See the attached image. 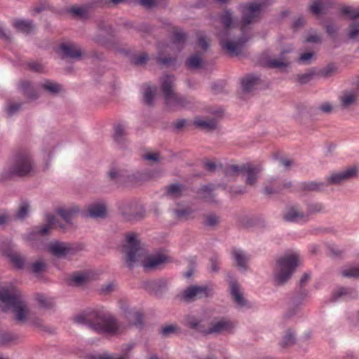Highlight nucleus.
<instances>
[{
  "instance_id": "7",
  "label": "nucleus",
  "mask_w": 359,
  "mask_h": 359,
  "mask_svg": "<svg viewBox=\"0 0 359 359\" xmlns=\"http://www.w3.org/2000/svg\"><path fill=\"white\" fill-rule=\"evenodd\" d=\"M262 170L261 165L252 163H245L241 166L230 165L225 169V175L228 178L234 177L239 175H245L246 184L252 186L257 182Z\"/></svg>"
},
{
  "instance_id": "53",
  "label": "nucleus",
  "mask_w": 359,
  "mask_h": 359,
  "mask_svg": "<svg viewBox=\"0 0 359 359\" xmlns=\"http://www.w3.org/2000/svg\"><path fill=\"white\" fill-rule=\"evenodd\" d=\"M294 341V336L293 333L290 330H289L288 332H287L285 335L283 337V341L281 342V345L283 346H288L293 344Z\"/></svg>"
},
{
  "instance_id": "56",
  "label": "nucleus",
  "mask_w": 359,
  "mask_h": 359,
  "mask_svg": "<svg viewBox=\"0 0 359 359\" xmlns=\"http://www.w3.org/2000/svg\"><path fill=\"white\" fill-rule=\"evenodd\" d=\"M336 72V67L333 65H329L320 70V74L324 77L331 76Z\"/></svg>"
},
{
  "instance_id": "37",
  "label": "nucleus",
  "mask_w": 359,
  "mask_h": 359,
  "mask_svg": "<svg viewBox=\"0 0 359 359\" xmlns=\"http://www.w3.org/2000/svg\"><path fill=\"white\" fill-rule=\"evenodd\" d=\"M91 6L89 5L81 7L73 6L70 8L69 12L80 18L86 19L89 18V10Z\"/></svg>"
},
{
  "instance_id": "15",
  "label": "nucleus",
  "mask_w": 359,
  "mask_h": 359,
  "mask_svg": "<svg viewBox=\"0 0 359 359\" xmlns=\"http://www.w3.org/2000/svg\"><path fill=\"white\" fill-rule=\"evenodd\" d=\"M156 62L162 66L169 67L176 62V57L172 55V47L168 43L160 42L157 46Z\"/></svg>"
},
{
  "instance_id": "43",
  "label": "nucleus",
  "mask_w": 359,
  "mask_h": 359,
  "mask_svg": "<svg viewBox=\"0 0 359 359\" xmlns=\"http://www.w3.org/2000/svg\"><path fill=\"white\" fill-rule=\"evenodd\" d=\"M97 27L99 30L105 32L109 35H113L114 29L112 27L107 23L104 20L99 19L96 22Z\"/></svg>"
},
{
  "instance_id": "40",
  "label": "nucleus",
  "mask_w": 359,
  "mask_h": 359,
  "mask_svg": "<svg viewBox=\"0 0 359 359\" xmlns=\"http://www.w3.org/2000/svg\"><path fill=\"white\" fill-rule=\"evenodd\" d=\"M109 179L114 182V183L119 187L125 181V175L121 172L118 171L116 168H111L108 172Z\"/></svg>"
},
{
  "instance_id": "19",
  "label": "nucleus",
  "mask_w": 359,
  "mask_h": 359,
  "mask_svg": "<svg viewBox=\"0 0 359 359\" xmlns=\"http://www.w3.org/2000/svg\"><path fill=\"white\" fill-rule=\"evenodd\" d=\"M341 13L348 15L354 21L351 24L348 32V37L350 39H355L359 36V8L355 9L351 6H344L341 8Z\"/></svg>"
},
{
  "instance_id": "60",
  "label": "nucleus",
  "mask_w": 359,
  "mask_h": 359,
  "mask_svg": "<svg viewBox=\"0 0 359 359\" xmlns=\"http://www.w3.org/2000/svg\"><path fill=\"white\" fill-rule=\"evenodd\" d=\"M32 323L34 326L40 328L43 331L50 332V329L43 324L42 320L40 318L34 319L32 321Z\"/></svg>"
},
{
  "instance_id": "5",
  "label": "nucleus",
  "mask_w": 359,
  "mask_h": 359,
  "mask_svg": "<svg viewBox=\"0 0 359 359\" xmlns=\"http://www.w3.org/2000/svg\"><path fill=\"white\" fill-rule=\"evenodd\" d=\"M299 262V255L294 252L285 255L278 262L274 272L278 284L285 283L294 273Z\"/></svg>"
},
{
  "instance_id": "6",
  "label": "nucleus",
  "mask_w": 359,
  "mask_h": 359,
  "mask_svg": "<svg viewBox=\"0 0 359 359\" xmlns=\"http://www.w3.org/2000/svg\"><path fill=\"white\" fill-rule=\"evenodd\" d=\"M357 172L358 170L355 167H351L343 171L332 173L330 177L326 178V184L324 182H309L302 183L301 189L304 191H322L327 184H339L355 177Z\"/></svg>"
},
{
  "instance_id": "11",
  "label": "nucleus",
  "mask_w": 359,
  "mask_h": 359,
  "mask_svg": "<svg viewBox=\"0 0 359 359\" xmlns=\"http://www.w3.org/2000/svg\"><path fill=\"white\" fill-rule=\"evenodd\" d=\"M127 243L123 245V248L125 252V262L130 269L134 268L135 263L138 261L137 257L140 255V242L137 239L135 233H130L126 236Z\"/></svg>"
},
{
  "instance_id": "16",
  "label": "nucleus",
  "mask_w": 359,
  "mask_h": 359,
  "mask_svg": "<svg viewBox=\"0 0 359 359\" xmlns=\"http://www.w3.org/2000/svg\"><path fill=\"white\" fill-rule=\"evenodd\" d=\"M211 289L207 285H192L184 291L183 297L187 302L195 301L210 295Z\"/></svg>"
},
{
  "instance_id": "13",
  "label": "nucleus",
  "mask_w": 359,
  "mask_h": 359,
  "mask_svg": "<svg viewBox=\"0 0 359 359\" xmlns=\"http://www.w3.org/2000/svg\"><path fill=\"white\" fill-rule=\"evenodd\" d=\"M187 324L193 328H196L204 334L221 333L225 331L231 330L233 325L229 320L222 318L217 322H212L208 329L202 330L200 327V323L196 319H192L187 322Z\"/></svg>"
},
{
  "instance_id": "58",
  "label": "nucleus",
  "mask_w": 359,
  "mask_h": 359,
  "mask_svg": "<svg viewBox=\"0 0 359 359\" xmlns=\"http://www.w3.org/2000/svg\"><path fill=\"white\" fill-rule=\"evenodd\" d=\"M313 74L311 72L298 76L299 82L304 84L310 81L313 78Z\"/></svg>"
},
{
  "instance_id": "54",
  "label": "nucleus",
  "mask_w": 359,
  "mask_h": 359,
  "mask_svg": "<svg viewBox=\"0 0 359 359\" xmlns=\"http://www.w3.org/2000/svg\"><path fill=\"white\" fill-rule=\"evenodd\" d=\"M15 339V337L11 334L8 332H2L0 333V345H6L9 342Z\"/></svg>"
},
{
  "instance_id": "33",
  "label": "nucleus",
  "mask_w": 359,
  "mask_h": 359,
  "mask_svg": "<svg viewBox=\"0 0 359 359\" xmlns=\"http://www.w3.org/2000/svg\"><path fill=\"white\" fill-rule=\"evenodd\" d=\"M331 0H314L310 6L311 12L315 15H319L327 8Z\"/></svg>"
},
{
  "instance_id": "25",
  "label": "nucleus",
  "mask_w": 359,
  "mask_h": 359,
  "mask_svg": "<svg viewBox=\"0 0 359 359\" xmlns=\"http://www.w3.org/2000/svg\"><path fill=\"white\" fill-rule=\"evenodd\" d=\"M232 255L237 266L242 270H246L249 257L240 249L233 250Z\"/></svg>"
},
{
  "instance_id": "27",
  "label": "nucleus",
  "mask_w": 359,
  "mask_h": 359,
  "mask_svg": "<svg viewBox=\"0 0 359 359\" xmlns=\"http://www.w3.org/2000/svg\"><path fill=\"white\" fill-rule=\"evenodd\" d=\"M89 280V276L83 272H75L69 279V285L75 287L84 285Z\"/></svg>"
},
{
  "instance_id": "1",
  "label": "nucleus",
  "mask_w": 359,
  "mask_h": 359,
  "mask_svg": "<svg viewBox=\"0 0 359 359\" xmlns=\"http://www.w3.org/2000/svg\"><path fill=\"white\" fill-rule=\"evenodd\" d=\"M74 322L87 325L91 330L99 334H116L119 326L117 320L103 310L93 309L76 316Z\"/></svg>"
},
{
  "instance_id": "18",
  "label": "nucleus",
  "mask_w": 359,
  "mask_h": 359,
  "mask_svg": "<svg viewBox=\"0 0 359 359\" xmlns=\"http://www.w3.org/2000/svg\"><path fill=\"white\" fill-rule=\"evenodd\" d=\"M46 224L45 225L42 226H35L32 231L27 234V240L35 241L37 240L38 236H46L49 233L52 226L56 222V218L55 215L48 214L46 215Z\"/></svg>"
},
{
  "instance_id": "35",
  "label": "nucleus",
  "mask_w": 359,
  "mask_h": 359,
  "mask_svg": "<svg viewBox=\"0 0 359 359\" xmlns=\"http://www.w3.org/2000/svg\"><path fill=\"white\" fill-rule=\"evenodd\" d=\"M41 88L51 95H57L62 90V86L50 80H46L41 84Z\"/></svg>"
},
{
  "instance_id": "59",
  "label": "nucleus",
  "mask_w": 359,
  "mask_h": 359,
  "mask_svg": "<svg viewBox=\"0 0 359 359\" xmlns=\"http://www.w3.org/2000/svg\"><path fill=\"white\" fill-rule=\"evenodd\" d=\"M21 106L22 104L20 103H13L10 104L7 108V114L8 116H13L14 114L19 111Z\"/></svg>"
},
{
  "instance_id": "30",
  "label": "nucleus",
  "mask_w": 359,
  "mask_h": 359,
  "mask_svg": "<svg viewBox=\"0 0 359 359\" xmlns=\"http://www.w3.org/2000/svg\"><path fill=\"white\" fill-rule=\"evenodd\" d=\"M20 88L22 94L29 100H36L39 97L36 89L29 81H22L20 84Z\"/></svg>"
},
{
  "instance_id": "45",
  "label": "nucleus",
  "mask_w": 359,
  "mask_h": 359,
  "mask_svg": "<svg viewBox=\"0 0 359 359\" xmlns=\"http://www.w3.org/2000/svg\"><path fill=\"white\" fill-rule=\"evenodd\" d=\"M323 210V205L320 203H313L308 205L306 215L307 218L310 215L318 213Z\"/></svg>"
},
{
  "instance_id": "57",
  "label": "nucleus",
  "mask_w": 359,
  "mask_h": 359,
  "mask_svg": "<svg viewBox=\"0 0 359 359\" xmlns=\"http://www.w3.org/2000/svg\"><path fill=\"white\" fill-rule=\"evenodd\" d=\"M36 300L44 308H50L52 306V302L43 294H37Z\"/></svg>"
},
{
  "instance_id": "17",
  "label": "nucleus",
  "mask_w": 359,
  "mask_h": 359,
  "mask_svg": "<svg viewBox=\"0 0 359 359\" xmlns=\"http://www.w3.org/2000/svg\"><path fill=\"white\" fill-rule=\"evenodd\" d=\"M142 288L156 297H161L167 290V281L163 278L149 280L142 283Z\"/></svg>"
},
{
  "instance_id": "24",
  "label": "nucleus",
  "mask_w": 359,
  "mask_h": 359,
  "mask_svg": "<svg viewBox=\"0 0 359 359\" xmlns=\"http://www.w3.org/2000/svg\"><path fill=\"white\" fill-rule=\"evenodd\" d=\"M156 91L157 88L155 86H149L147 84L144 86L142 102L145 105L149 107L154 106Z\"/></svg>"
},
{
  "instance_id": "8",
  "label": "nucleus",
  "mask_w": 359,
  "mask_h": 359,
  "mask_svg": "<svg viewBox=\"0 0 359 359\" xmlns=\"http://www.w3.org/2000/svg\"><path fill=\"white\" fill-rule=\"evenodd\" d=\"M116 207L124 221H137L144 217V208L133 200L119 201L116 203Z\"/></svg>"
},
{
  "instance_id": "47",
  "label": "nucleus",
  "mask_w": 359,
  "mask_h": 359,
  "mask_svg": "<svg viewBox=\"0 0 359 359\" xmlns=\"http://www.w3.org/2000/svg\"><path fill=\"white\" fill-rule=\"evenodd\" d=\"M341 274L348 278H359V266L344 269Z\"/></svg>"
},
{
  "instance_id": "22",
  "label": "nucleus",
  "mask_w": 359,
  "mask_h": 359,
  "mask_svg": "<svg viewBox=\"0 0 359 359\" xmlns=\"http://www.w3.org/2000/svg\"><path fill=\"white\" fill-rule=\"evenodd\" d=\"M194 126L204 130H211L217 127V116L212 118L210 117H196L194 119Z\"/></svg>"
},
{
  "instance_id": "61",
  "label": "nucleus",
  "mask_w": 359,
  "mask_h": 359,
  "mask_svg": "<svg viewBox=\"0 0 359 359\" xmlns=\"http://www.w3.org/2000/svg\"><path fill=\"white\" fill-rule=\"evenodd\" d=\"M313 55V53L311 52L304 53L300 55L299 62L301 63L307 64L309 62Z\"/></svg>"
},
{
  "instance_id": "44",
  "label": "nucleus",
  "mask_w": 359,
  "mask_h": 359,
  "mask_svg": "<svg viewBox=\"0 0 359 359\" xmlns=\"http://www.w3.org/2000/svg\"><path fill=\"white\" fill-rule=\"evenodd\" d=\"M356 100V95L353 93H346L341 97V104L346 107L353 104Z\"/></svg>"
},
{
  "instance_id": "46",
  "label": "nucleus",
  "mask_w": 359,
  "mask_h": 359,
  "mask_svg": "<svg viewBox=\"0 0 359 359\" xmlns=\"http://www.w3.org/2000/svg\"><path fill=\"white\" fill-rule=\"evenodd\" d=\"M47 267L46 264L43 261H36L32 264L31 269L32 273L39 274L44 271Z\"/></svg>"
},
{
  "instance_id": "64",
  "label": "nucleus",
  "mask_w": 359,
  "mask_h": 359,
  "mask_svg": "<svg viewBox=\"0 0 359 359\" xmlns=\"http://www.w3.org/2000/svg\"><path fill=\"white\" fill-rule=\"evenodd\" d=\"M211 269L213 271H217L219 268V261L217 256H214L210 259Z\"/></svg>"
},
{
  "instance_id": "32",
  "label": "nucleus",
  "mask_w": 359,
  "mask_h": 359,
  "mask_svg": "<svg viewBox=\"0 0 359 359\" xmlns=\"http://www.w3.org/2000/svg\"><path fill=\"white\" fill-rule=\"evenodd\" d=\"M13 26L18 32L27 34L31 33L34 27L32 20H16L13 22Z\"/></svg>"
},
{
  "instance_id": "10",
  "label": "nucleus",
  "mask_w": 359,
  "mask_h": 359,
  "mask_svg": "<svg viewBox=\"0 0 359 359\" xmlns=\"http://www.w3.org/2000/svg\"><path fill=\"white\" fill-rule=\"evenodd\" d=\"M48 251L59 259L70 258L83 250L81 244H76L61 241L50 242L47 246Z\"/></svg>"
},
{
  "instance_id": "63",
  "label": "nucleus",
  "mask_w": 359,
  "mask_h": 359,
  "mask_svg": "<svg viewBox=\"0 0 359 359\" xmlns=\"http://www.w3.org/2000/svg\"><path fill=\"white\" fill-rule=\"evenodd\" d=\"M29 68L35 72H41L43 71V66L41 64L36 62L28 63Z\"/></svg>"
},
{
  "instance_id": "48",
  "label": "nucleus",
  "mask_w": 359,
  "mask_h": 359,
  "mask_svg": "<svg viewBox=\"0 0 359 359\" xmlns=\"http://www.w3.org/2000/svg\"><path fill=\"white\" fill-rule=\"evenodd\" d=\"M353 291L348 288L341 287L338 289L333 294L334 300L338 299L339 297H352Z\"/></svg>"
},
{
  "instance_id": "34",
  "label": "nucleus",
  "mask_w": 359,
  "mask_h": 359,
  "mask_svg": "<svg viewBox=\"0 0 359 359\" xmlns=\"http://www.w3.org/2000/svg\"><path fill=\"white\" fill-rule=\"evenodd\" d=\"M231 294L234 302L240 306L245 305V300L243 297L242 293L239 290V287L237 283L232 282L230 285Z\"/></svg>"
},
{
  "instance_id": "31",
  "label": "nucleus",
  "mask_w": 359,
  "mask_h": 359,
  "mask_svg": "<svg viewBox=\"0 0 359 359\" xmlns=\"http://www.w3.org/2000/svg\"><path fill=\"white\" fill-rule=\"evenodd\" d=\"M56 212L65 222L70 224L72 218L80 212V209L77 206H73L68 209L58 208Z\"/></svg>"
},
{
  "instance_id": "21",
  "label": "nucleus",
  "mask_w": 359,
  "mask_h": 359,
  "mask_svg": "<svg viewBox=\"0 0 359 359\" xmlns=\"http://www.w3.org/2000/svg\"><path fill=\"white\" fill-rule=\"evenodd\" d=\"M60 49L62 51V58L79 59L82 52L75 44L61 43Z\"/></svg>"
},
{
  "instance_id": "12",
  "label": "nucleus",
  "mask_w": 359,
  "mask_h": 359,
  "mask_svg": "<svg viewBox=\"0 0 359 359\" xmlns=\"http://www.w3.org/2000/svg\"><path fill=\"white\" fill-rule=\"evenodd\" d=\"M170 262L169 257L162 253L148 255L141 262L143 271L146 273L163 269Z\"/></svg>"
},
{
  "instance_id": "26",
  "label": "nucleus",
  "mask_w": 359,
  "mask_h": 359,
  "mask_svg": "<svg viewBox=\"0 0 359 359\" xmlns=\"http://www.w3.org/2000/svg\"><path fill=\"white\" fill-rule=\"evenodd\" d=\"M215 188V186L212 184L203 186L198 191V197L206 202H213L215 197L214 191Z\"/></svg>"
},
{
  "instance_id": "41",
  "label": "nucleus",
  "mask_w": 359,
  "mask_h": 359,
  "mask_svg": "<svg viewBox=\"0 0 359 359\" xmlns=\"http://www.w3.org/2000/svg\"><path fill=\"white\" fill-rule=\"evenodd\" d=\"M177 330L178 327L177 325H167L162 326L159 329L158 333L161 335L162 337L166 338L177 333Z\"/></svg>"
},
{
  "instance_id": "9",
  "label": "nucleus",
  "mask_w": 359,
  "mask_h": 359,
  "mask_svg": "<svg viewBox=\"0 0 359 359\" xmlns=\"http://www.w3.org/2000/svg\"><path fill=\"white\" fill-rule=\"evenodd\" d=\"M267 0H255L242 5V20L243 25L241 31L245 32L247 25L255 22L260 18L262 10L267 6Z\"/></svg>"
},
{
  "instance_id": "29",
  "label": "nucleus",
  "mask_w": 359,
  "mask_h": 359,
  "mask_svg": "<svg viewBox=\"0 0 359 359\" xmlns=\"http://www.w3.org/2000/svg\"><path fill=\"white\" fill-rule=\"evenodd\" d=\"M114 133L113 135L114 140L120 146H123L127 137L126 128L122 124H116L114 126Z\"/></svg>"
},
{
  "instance_id": "20",
  "label": "nucleus",
  "mask_w": 359,
  "mask_h": 359,
  "mask_svg": "<svg viewBox=\"0 0 359 359\" xmlns=\"http://www.w3.org/2000/svg\"><path fill=\"white\" fill-rule=\"evenodd\" d=\"M87 211L91 218H105L107 215V204L103 201L91 203L88 205Z\"/></svg>"
},
{
  "instance_id": "42",
  "label": "nucleus",
  "mask_w": 359,
  "mask_h": 359,
  "mask_svg": "<svg viewBox=\"0 0 359 359\" xmlns=\"http://www.w3.org/2000/svg\"><path fill=\"white\" fill-rule=\"evenodd\" d=\"M201 62V56L196 53L189 57L187 61V65L191 69H196L200 67Z\"/></svg>"
},
{
  "instance_id": "51",
  "label": "nucleus",
  "mask_w": 359,
  "mask_h": 359,
  "mask_svg": "<svg viewBox=\"0 0 359 359\" xmlns=\"http://www.w3.org/2000/svg\"><path fill=\"white\" fill-rule=\"evenodd\" d=\"M218 222V217L213 214H209L205 216L203 224L208 226H214Z\"/></svg>"
},
{
  "instance_id": "52",
  "label": "nucleus",
  "mask_w": 359,
  "mask_h": 359,
  "mask_svg": "<svg viewBox=\"0 0 359 359\" xmlns=\"http://www.w3.org/2000/svg\"><path fill=\"white\" fill-rule=\"evenodd\" d=\"M148 60V54L147 53H142L133 58V63L135 65H143L147 62Z\"/></svg>"
},
{
  "instance_id": "28",
  "label": "nucleus",
  "mask_w": 359,
  "mask_h": 359,
  "mask_svg": "<svg viewBox=\"0 0 359 359\" xmlns=\"http://www.w3.org/2000/svg\"><path fill=\"white\" fill-rule=\"evenodd\" d=\"M30 211V205L26 201H23L20 203V205L16 210L15 213L13 215L14 221H23L29 215Z\"/></svg>"
},
{
  "instance_id": "4",
  "label": "nucleus",
  "mask_w": 359,
  "mask_h": 359,
  "mask_svg": "<svg viewBox=\"0 0 359 359\" xmlns=\"http://www.w3.org/2000/svg\"><path fill=\"white\" fill-rule=\"evenodd\" d=\"M0 301L4 304V311L12 308L14 320L18 323H24L27 320L28 310L23 298L19 292H11L7 288L0 289Z\"/></svg>"
},
{
  "instance_id": "62",
  "label": "nucleus",
  "mask_w": 359,
  "mask_h": 359,
  "mask_svg": "<svg viewBox=\"0 0 359 359\" xmlns=\"http://www.w3.org/2000/svg\"><path fill=\"white\" fill-rule=\"evenodd\" d=\"M198 45L202 49L206 50L209 46V43L205 36H203L202 35H199L198 36Z\"/></svg>"
},
{
  "instance_id": "38",
  "label": "nucleus",
  "mask_w": 359,
  "mask_h": 359,
  "mask_svg": "<svg viewBox=\"0 0 359 359\" xmlns=\"http://www.w3.org/2000/svg\"><path fill=\"white\" fill-rule=\"evenodd\" d=\"M258 78L255 76H248L242 79L243 90L245 92L251 91L254 86L257 84Z\"/></svg>"
},
{
  "instance_id": "3",
  "label": "nucleus",
  "mask_w": 359,
  "mask_h": 359,
  "mask_svg": "<svg viewBox=\"0 0 359 359\" xmlns=\"http://www.w3.org/2000/svg\"><path fill=\"white\" fill-rule=\"evenodd\" d=\"M221 22L224 25L222 32L218 34L221 46L230 55H238L242 51L244 43L248 41V38L243 36L236 41L230 39L231 25L233 24L230 11H225L224 12L221 16Z\"/></svg>"
},
{
  "instance_id": "2",
  "label": "nucleus",
  "mask_w": 359,
  "mask_h": 359,
  "mask_svg": "<svg viewBox=\"0 0 359 359\" xmlns=\"http://www.w3.org/2000/svg\"><path fill=\"white\" fill-rule=\"evenodd\" d=\"M34 163L29 151L20 148L13 154L11 164L4 172L6 178L24 177L32 174Z\"/></svg>"
},
{
  "instance_id": "55",
  "label": "nucleus",
  "mask_w": 359,
  "mask_h": 359,
  "mask_svg": "<svg viewBox=\"0 0 359 359\" xmlns=\"http://www.w3.org/2000/svg\"><path fill=\"white\" fill-rule=\"evenodd\" d=\"M143 159L156 163L160 161V154L158 152H148L142 156Z\"/></svg>"
},
{
  "instance_id": "50",
  "label": "nucleus",
  "mask_w": 359,
  "mask_h": 359,
  "mask_svg": "<svg viewBox=\"0 0 359 359\" xmlns=\"http://www.w3.org/2000/svg\"><path fill=\"white\" fill-rule=\"evenodd\" d=\"M131 317L134 318L133 325L137 327H142L144 324V314L140 311H134L133 313H130Z\"/></svg>"
},
{
  "instance_id": "23",
  "label": "nucleus",
  "mask_w": 359,
  "mask_h": 359,
  "mask_svg": "<svg viewBox=\"0 0 359 359\" xmlns=\"http://www.w3.org/2000/svg\"><path fill=\"white\" fill-rule=\"evenodd\" d=\"M284 219L287 222H305L307 221V215L300 212L297 207H290L284 214Z\"/></svg>"
},
{
  "instance_id": "39",
  "label": "nucleus",
  "mask_w": 359,
  "mask_h": 359,
  "mask_svg": "<svg viewBox=\"0 0 359 359\" xmlns=\"http://www.w3.org/2000/svg\"><path fill=\"white\" fill-rule=\"evenodd\" d=\"M288 51H284L281 53L280 58H273L269 60V66L273 68H280L287 67L289 64L288 60L284 57V54Z\"/></svg>"
},
{
  "instance_id": "49",
  "label": "nucleus",
  "mask_w": 359,
  "mask_h": 359,
  "mask_svg": "<svg viewBox=\"0 0 359 359\" xmlns=\"http://www.w3.org/2000/svg\"><path fill=\"white\" fill-rule=\"evenodd\" d=\"M165 194L168 196H175L180 194V183L172 184L166 187Z\"/></svg>"
},
{
  "instance_id": "36",
  "label": "nucleus",
  "mask_w": 359,
  "mask_h": 359,
  "mask_svg": "<svg viewBox=\"0 0 359 359\" xmlns=\"http://www.w3.org/2000/svg\"><path fill=\"white\" fill-rule=\"evenodd\" d=\"M7 257L10 261L14 264L18 269H22L25 267V258L20 254L17 252H10L7 254Z\"/></svg>"
},
{
  "instance_id": "14",
  "label": "nucleus",
  "mask_w": 359,
  "mask_h": 359,
  "mask_svg": "<svg viewBox=\"0 0 359 359\" xmlns=\"http://www.w3.org/2000/svg\"><path fill=\"white\" fill-rule=\"evenodd\" d=\"M175 78L171 75H165L161 78V91L166 106L170 107L178 103L177 94L174 91Z\"/></svg>"
}]
</instances>
